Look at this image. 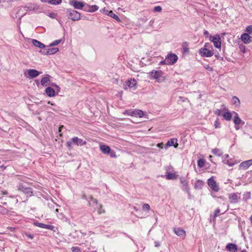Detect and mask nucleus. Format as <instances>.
I'll use <instances>...</instances> for the list:
<instances>
[{
  "mask_svg": "<svg viewBox=\"0 0 252 252\" xmlns=\"http://www.w3.org/2000/svg\"><path fill=\"white\" fill-rule=\"evenodd\" d=\"M42 2H47L51 4L58 5L62 3V0H41Z\"/></svg>",
  "mask_w": 252,
  "mask_h": 252,
  "instance_id": "bb28decb",
  "label": "nucleus"
},
{
  "mask_svg": "<svg viewBox=\"0 0 252 252\" xmlns=\"http://www.w3.org/2000/svg\"><path fill=\"white\" fill-rule=\"evenodd\" d=\"M240 39L245 44H249L252 41V37L247 33H243Z\"/></svg>",
  "mask_w": 252,
  "mask_h": 252,
  "instance_id": "dca6fc26",
  "label": "nucleus"
},
{
  "mask_svg": "<svg viewBox=\"0 0 252 252\" xmlns=\"http://www.w3.org/2000/svg\"><path fill=\"white\" fill-rule=\"evenodd\" d=\"M108 15L113 19H115L117 21L120 22L121 20L119 16L115 14L112 10L109 11L108 13Z\"/></svg>",
  "mask_w": 252,
  "mask_h": 252,
  "instance_id": "c756f323",
  "label": "nucleus"
},
{
  "mask_svg": "<svg viewBox=\"0 0 252 252\" xmlns=\"http://www.w3.org/2000/svg\"><path fill=\"white\" fill-rule=\"evenodd\" d=\"M45 93L49 97H52L55 95V91L54 89L51 87H48L46 88Z\"/></svg>",
  "mask_w": 252,
  "mask_h": 252,
  "instance_id": "5701e85b",
  "label": "nucleus"
},
{
  "mask_svg": "<svg viewBox=\"0 0 252 252\" xmlns=\"http://www.w3.org/2000/svg\"><path fill=\"white\" fill-rule=\"evenodd\" d=\"M28 72L29 77L32 78L36 77L42 73L41 72L38 71L37 70L34 69H30L28 70Z\"/></svg>",
  "mask_w": 252,
  "mask_h": 252,
  "instance_id": "f3484780",
  "label": "nucleus"
},
{
  "mask_svg": "<svg viewBox=\"0 0 252 252\" xmlns=\"http://www.w3.org/2000/svg\"><path fill=\"white\" fill-rule=\"evenodd\" d=\"M246 32H248V34L252 33V26H249L246 29Z\"/></svg>",
  "mask_w": 252,
  "mask_h": 252,
  "instance_id": "58836bf2",
  "label": "nucleus"
},
{
  "mask_svg": "<svg viewBox=\"0 0 252 252\" xmlns=\"http://www.w3.org/2000/svg\"><path fill=\"white\" fill-rule=\"evenodd\" d=\"M204 34L205 36H208L209 35V32L207 31H205L204 32Z\"/></svg>",
  "mask_w": 252,
  "mask_h": 252,
  "instance_id": "bf43d9fd",
  "label": "nucleus"
},
{
  "mask_svg": "<svg viewBox=\"0 0 252 252\" xmlns=\"http://www.w3.org/2000/svg\"><path fill=\"white\" fill-rule=\"evenodd\" d=\"M203 185V182L200 180L196 181L194 184V188L195 189H201Z\"/></svg>",
  "mask_w": 252,
  "mask_h": 252,
  "instance_id": "473e14b6",
  "label": "nucleus"
},
{
  "mask_svg": "<svg viewBox=\"0 0 252 252\" xmlns=\"http://www.w3.org/2000/svg\"><path fill=\"white\" fill-rule=\"evenodd\" d=\"M204 67L207 70L209 71H213V68L209 66V65H205Z\"/></svg>",
  "mask_w": 252,
  "mask_h": 252,
  "instance_id": "a18cd8bd",
  "label": "nucleus"
},
{
  "mask_svg": "<svg viewBox=\"0 0 252 252\" xmlns=\"http://www.w3.org/2000/svg\"><path fill=\"white\" fill-rule=\"evenodd\" d=\"M34 224L40 228H45L51 230H54V229L55 228V226L53 225H49V224H46L43 223L36 222H34Z\"/></svg>",
  "mask_w": 252,
  "mask_h": 252,
  "instance_id": "4468645a",
  "label": "nucleus"
},
{
  "mask_svg": "<svg viewBox=\"0 0 252 252\" xmlns=\"http://www.w3.org/2000/svg\"><path fill=\"white\" fill-rule=\"evenodd\" d=\"M162 10V8L160 6H156L154 8V11L155 12H160Z\"/></svg>",
  "mask_w": 252,
  "mask_h": 252,
  "instance_id": "79ce46f5",
  "label": "nucleus"
},
{
  "mask_svg": "<svg viewBox=\"0 0 252 252\" xmlns=\"http://www.w3.org/2000/svg\"><path fill=\"white\" fill-rule=\"evenodd\" d=\"M162 72L161 70H153L150 72L151 77L153 79H158L161 76Z\"/></svg>",
  "mask_w": 252,
  "mask_h": 252,
  "instance_id": "6ab92c4d",
  "label": "nucleus"
},
{
  "mask_svg": "<svg viewBox=\"0 0 252 252\" xmlns=\"http://www.w3.org/2000/svg\"><path fill=\"white\" fill-rule=\"evenodd\" d=\"M110 156L111 158H116V156L115 154V152L114 151H110V153H109Z\"/></svg>",
  "mask_w": 252,
  "mask_h": 252,
  "instance_id": "49530a36",
  "label": "nucleus"
},
{
  "mask_svg": "<svg viewBox=\"0 0 252 252\" xmlns=\"http://www.w3.org/2000/svg\"><path fill=\"white\" fill-rule=\"evenodd\" d=\"M102 205L100 204V208L99 209V213H103L105 212V211L104 210H102V209H101L102 208Z\"/></svg>",
  "mask_w": 252,
  "mask_h": 252,
  "instance_id": "603ef678",
  "label": "nucleus"
},
{
  "mask_svg": "<svg viewBox=\"0 0 252 252\" xmlns=\"http://www.w3.org/2000/svg\"><path fill=\"white\" fill-rule=\"evenodd\" d=\"M177 140L176 139V141H177ZM178 145V143H177V141H176V143H174V148H177Z\"/></svg>",
  "mask_w": 252,
  "mask_h": 252,
  "instance_id": "e2e57ef3",
  "label": "nucleus"
},
{
  "mask_svg": "<svg viewBox=\"0 0 252 252\" xmlns=\"http://www.w3.org/2000/svg\"><path fill=\"white\" fill-rule=\"evenodd\" d=\"M0 168L1 170H4L6 168V167L3 166V165H1V166H0Z\"/></svg>",
  "mask_w": 252,
  "mask_h": 252,
  "instance_id": "680f3d73",
  "label": "nucleus"
},
{
  "mask_svg": "<svg viewBox=\"0 0 252 252\" xmlns=\"http://www.w3.org/2000/svg\"><path fill=\"white\" fill-rule=\"evenodd\" d=\"M214 126L216 128H220V123L217 120L215 122Z\"/></svg>",
  "mask_w": 252,
  "mask_h": 252,
  "instance_id": "37998d69",
  "label": "nucleus"
},
{
  "mask_svg": "<svg viewBox=\"0 0 252 252\" xmlns=\"http://www.w3.org/2000/svg\"><path fill=\"white\" fill-rule=\"evenodd\" d=\"M61 42V39L56 40L54 41L53 43H51L49 45V46L51 47V46H56V45H58L59 43H60Z\"/></svg>",
  "mask_w": 252,
  "mask_h": 252,
  "instance_id": "4c0bfd02",
  "label": "nucleus"
},
{
  "mask_svg": "<svg viewBox=\"0 0 252 252\" xmlns=\"http://www.w3.org/2000/svg\"><path fill=\"white\" fill-rule=\"evenodd\" d=\"M163 144L162 143H158V147H159L160 148H163Z\"/></svg>",
  "mask_w": 252,
  "mask_h": 252,
  "instance_id": "4d7b16f0",
  "label": "nucleus"
},
{
  "mask_svg": "<svg viewBox=\"0 0 252 252\" xmlns=\"http://www.w3.org/2000/svg\"><path fill=\"white\" fill-rule=\"evenodd\" d=\"M222 115L223 118L226 121H230L232 118L231 113L227 110Z\"/></svg>",
  "mask_w": 252,
  "mask_h": 252,
  "instance_id": "cd10ccee",
  "label": "nucleus"
},
{
  "mask_svg": "<svg viewBox=\"0 0 252 252\" xmlns=\"http://www.w3.org/2000/svg\"><path fill=\"white\" fill-rule=\"evenodd\" d=\"M226 164H228L230 166H232L233 165L237 164L238 162L236 161H233L232 159H228L226 162H225Z\"/></svg>",
  "mask_w": 252,
  "mask_h": 252,
  "instance_id": "c9c22d12",
  "label": "nucleus"
},
{
  "mask_svg": "<svg viewBox=\"0 0 252 252\" xmlns=\"http://www.w3.org/2000/svg\"><path fill=\"white\" fill-rule=\"evenodd\" d=\"M181 188L182 189L187 192H189V187L188 185V182L187 181L186 178L184 177H181L179 178Z\"/></svg>",
  "mask_w": 252,
  "mask_h": 252,
  "instance_id": "0eeeda50",
  "label": "nucleus"
},
{
  "mask_svg": "<svg viewBox=\"0 0 252 252\" xmlns=\"http://www.w3.org/2000/svg\"><path fill=\"white\" fill-rule=\"evenodd\" d=\"M229 201L231 203H236L240 199V194L238 193H232L229 194Z\"/></svg>",
  "mask_w": 252,
  "mask_h": 252,
  "instance_id": "9d476101",
  "label": "nucleus"
},
{
  "mask_svg": "<svg viewBox=\"0 0 252 252\" xmlns=\"http://www.w3.org/2000/svg\"><path fill=\"white\" fill-rule=\"evenodd\" d=\"M182 52L183 54H185L189 52V48H188V44L187 42L183 43L182 45Z\"/></svg>",
  "mask_w": 252,
  "mask_h": 252,
  "instance_id": "7c9ffc66",
  "label": "nucleus"
},
{
  "mask_svg": "<svg viewBox=\"0 0 252 252\" xmlns=\"http://www.w3.org/2000/svg\"><path fill=\"white\" fill-rule=\"evenodd\" d=\"M173 146V138H171L165 145V148H167L169 146Z\"/></svg>",
  "mask_w": 252,
  "mask_h": 252,
  "instance_id": "e433bc0d",
  "label": "nucleus"
},
{
  "mask_svg": "<svg viewBox=\"0 0 252 252\" xmlns=\"http://www.w3.org/2000/svg\"><path fill=\"white\" fill-rule=\"evenodd\" d=\"M160 246V243L158 242H155V246L156 247H158Z\"/></svg>",
  "mask_w": 252,
  "mask_h": 252,
  "instance_id": "6e6d98bb",
  "label": "nucleus"
},
{
  "mask_svg": "<svg viewBox=\"0 0 252 252\" xmlns=\"http://www.w3.org/2000/svg\"><path fill=\"white\" fill-rule=\"evenodd\" d=\"M172 64H173V53H172L168 54L165 59L159 63V64L171 65Z\"/></svg>",
  "mask_w": 252,
  "mask_h": 252,
  "instance_id": "6e6552de",
  "label": "nucleus"
},
{
  "mask_svg": "<svg viewBox=\"0 0 252 252\" xmlns=\"http://www.w3.org/2000/svg\"><path fill=\"white\" fill-rule=\"evenodd\" d=\"M100 149L104 154H108L110 153L111 151L110 148L108 146L105 145L100 146Z\"/></svg>",
  "mask_w": 252,
  "mask_h": 252,
  "instance_id": "b1692460",
  "label": "nucleus"
},
{
  "mask_svg": "<svg viewBox=\"0 0 252 252\" xmlns=\"http://www.w3.org/2000/svg\"><path fill=\"white\" fill-rule=\"evenodd\" d=\"M178 56L174 54V63L176 62V61L178 60Z\"/></svg>",
  "mask_w": 252,
  "mask_h": 252,
  "instance_id": "13d9d810",
  "label": "nucleus"
},
{
  "mask_svg": "<svg viewBox=\"0 0 252 252\" xmlns=\"http://www.w3.org/2000/svg\"><path fill=\"white\" fill-rule=\"evenodd\" d=\"M251 165H252V159L243 161L239 165V169L246 170Z\"/></svg>",
  "mask_w": 252,
  "mask_h": 252,
  "instance_id": "2eb2a0df",
  "label": "nucleus"
},
{
  "mask_svg": "<svg viewBox=\"0 0 252 252\" xmlns=\"http://www.w3.org/2000/svg\"><path fill=\"white\" fill-rule=\"evenodd\" d=\"M235 116L234 117L233 122L235 125H244L245 123L238 116V114L234 112Z\"/></svg>",
  "mask_w": 252,
  "mask_h": 252,
  "instance_id": "412c9836",
  "label": "nucleus"
},
{
  "mask_svg": "<svg viewBox=\"0 0 252 252\" xmlns=\"http://www.w3.org/2000/svg\"><path fill=\"white\" fill-rule=\"evenodd\" d=\"M1 212L3 214H5L7 213V210L5 208H2V209L1 210Z\"/></svg>",
  "mask_w": 252,
  "mask_h": 252,
  "instance_id": "5fc2aeb1",
  "label": "nucleus"
},
{
  "mask_svg": "<svg viewBox=\"0 0 252 252\" xmlns=\"http://www.w3.org/2000/svg\"><path fill=\"white\" fill-rule=\"evenodd\" d=\"M124 114L128 116L139 117V118H141L144 114L143 112L139 109L128 110L126 111Z\"/></svg>",
  "mask_w": 252,
  "mask_h": 252,
  "instance_id": "20e7f679",
  "label": "nucleus"
},
{
  "mask_svg": "<svg viewBox=\"0 0 252 252\" xmlns=\"http://www.w3.org/2000/svg\"><path fill=\"white\" fill-rule=\"evenodd\" d=\"M232 101L233 104L236 105H239L240 104V100L235 96L232 97Z\"/></svg>",
  "mask_w": 252,
  "mask_h": 252,
  "instance_id": "72a5a7b5",
  "label": "nucleus"
},
{
  "mask_svg": "<svg viewBox=\"0 0 252 252\" xmlns=\"http://www.w3.org/2000/svg\"><path fill=\"white\" fill-rule=\"evenodd\" d=\"M167 168H169V167H167ZM162 177H165L166 179L168 180H172L173 179V173L168 171V169H166V174L165 175L162 176Z\"/></svg>",
  "mask_w": 252,
  "mask_h": 252,
  "instance_id": "c85d7f7f",
  "label": "nucleus"
},
{
  "mask_svg": "<svg viewBox=\"0 0 252 252\" xmlns=\"http://www.w3.org/2000/svg\"><path fill=\"white\" fill-rule=\"evenodd\" d=\"M66 13L68 18L73 21H78L80 19L81 14L79 12L71 8L66 10Z\"/></svg>",
  "mask_w": 252,
  "mask_h": 252,
  "instance_id": "f257e3e1",
  "label": "nucleus"
},
{
  "mask_svg": "<svg viewBox=\"0 0 252 252\" xmlns=\"http://www.w3.org/2000/svg\"><path fill=\"white\" fill-rule=\"evenodd\" d=\"M52 85L53 86H55V87H57V88L58 89V91H59V90H60V88H59V87L58 85H56V84H53V83L52 84Z\"/></svg>",
  "mask_w": 252,
  "mask_h": 252,
  "instance_id": "052dcab7",
  "label": "nucleus"
},
{
  "mask_svg": "<svg viewBox=\"0 0 252 252\" xmlns=\"http://www.w3.org/2000/svg\"><path fill=\"white\" fill-rule=\"evenodd\" d=\"M207 184L211 189L215 192H218L220 190V187L218 183L214 180L213 176L207 180Z\"/></svg>",
  "mask_w": 252,
  "mask_h": 252,
  "instance_id": "f03ea898",
  "label": "nucleus"
},
{
  "mask_svg": "<svg viewBox=\"0 0 252 252\" xmlns=\"http://www.w3.org/2000/svg\"><path fill=\"white\" fill-rule=\"evenodd\" d=\"M55 205L58 206L57 205L54 204L53 202H49L48 203V207L51 209H54Z\"/></svg>",
  "mask_w": 252,
  "mask_h": 252,
  "instance_id": "ea45409f",
  "label": "nucleus"
},
{
  "mask_svg": "<svg viewBox=\"0 0 252 252\" xmlns=\"http://www.w3.org/2000/svg\"><path fill=\"white\" fill-rule=\"evenodd\" d=\"M205 160L204 159H203V158L199 159L197 161V165L200 168L203 167L205 165Z\"/></svg>",
  "mask_w": 252,
  "mask_h": 252,
  "instance_id": "f704fd0d",
  "label": "nucleus"
},
{
  "mask_svg": "<svg viewBox=\"0 0 252 252\" xmlns=\"http://www.w3.org/2000/svg\"><path fill=\"white\" fill-rule=\"evenodd\" d=\"M71 249H72V251H76V252H78V251H80V249L78 247H73L71 248Z\"/></svg>",
  "mask_w": 252,
  "mask_h": 252,
  "instance_id": "8fccbe9b",
  "label": "nucleus"
},
{
  "mask_svg": "<svg viewBox=\"0 0 252 252\" xmlns=\"http://www.w3.org/2000/svg\"><path fill=\"white\" fill-rule=\"evenodd\" d=\"M49 16L51 18H55L56 16V14L55 13H49Z\"/></svg>",
  "mask_w": 252,
  "mask_h": 252,
  "instance_id": "09e8293b",
  "label": "nucleus"
},
{
  "mask_svg": "<svg viewBox=\"0 0 252 252\" xmlns=\"http://www.w3.org/2000/svg\"><path fill=\"white\" fill-rule=\"evenodd\" d=\"M71 141L73 144L77 146H81L85 145L87 144V142L86 141H84L82 139L78 138L77 137H73L72 138Z\"/></svg>",
  "mask_w": 252,
  "mask_h": 252,
  "instance_id": "ddd939ff",
  "label": "nucleus"
},
{
  "mask_svg": "<svg viewBox=\"0 0 252 252\" xmlns=\"http://www.w3.org/2000/svg\"><path fill=\"white\" fill-rule=\"evenodd\" d=\"M199 53L202 57H210L213 55V53L207 48H202L199 50Z\"/></svg>",
  "mask_w": 252,
  "mask_h": 252,
  "instance_id": "9b49d317",
  "label": "nucleus"
},
{
  "mask_svg": "<svg viewBox=\"0 0 252 252\" xmlns=\"http://www.w3.org/2000/svg\"><path fill=\"white\" fill-rule=\"evenodd\" d=\"M59 51V49L58 48H52L48 49H43V50H41L40 52L43 55H53L57 53Z\"/></svg>",
  "mask_w": 252,
  "mask_h": 252,
  "instance_id": "1a4fd4ad",
  "label": "nucleus"
},
{
  "mask_svg": "<svg viewBox=\"0 0 252 252\" xmlns=\"http://www.w3.org/2000/svg\"><path fill=\"white\" fill-rule=\"evenodd\" d=\"M136 84H137V82H136V80L134 79H130L129 80H128L126 81L127 86L129 88L132 89L133 90H136Z\"/></svg>",
  "mask_w": 252,
  "mask_h": 252,
  "instance_id": "a211bd4d",
  "label": "nucleus"
},
{
  "mask_svg": "<svg viewBox=\"0 0 252 252\" xmlns=\"http://www.w3.org/2000/svg\"><path fill=\"white\" fill-rule=\"evenodd\" d=\"M99 7L96 5H90L85 3L84 10L89 12H94L98 10Z\"/></svg>",
  "mask_w": 252,
  "mask_h": 252,
  "instance_id": "f8f14e48",
  "label": "nucleus"
},
{
  "mask_svg": "<svg viewBox=\"0 0 252 252\" xmlns=\"http://www.w3.org/2000/svg\"><path fill=\"white\" fill-rule=\"evenodd\" d=\"M250 220H251V222H252V215L251 216V217H250Z\"/></svg>",
  "mask_w": 252,
  "mask_h": 252,
  "instance_id": "774afa93",
  "label": "nucleus"
},
{
  "mask_svg": "<svg viewBox=\"0 0 252 252\" xmlns=\"http://www.w3.org/2000/svg\"><path fill=\"white\" fill-rule=\"evenodd\" d=\"M212 153L216 156L220 157L222 155V153L219 149L215 148L212 150Z\"/></svg>",
  "mask_w": 252,
  "mask_h": 252,
  "instance_id": "2f4dec72",
  "label": "nucleus"
},
{
  "mask_svg": "<svg viewBox=\"0 0 252 252\" xmlns=\"http://www.w3.org/2000/svg\"><path fill=\"white\" fill-rule=\"evenodd\" d=\"M177 176H178V175H176V174L175 173H174V180L177 179Z\"/></svg>",
  "mask_w": 252,
  "mask_h": 252,
  "instance_id": "69168bd1",
  "label": "nucleus"
},
{
  "mask_svg": "<svg viewBox=\"0 0 252 252\" xmlns=\"http://www.w3.org/2000/svg\"><path fill=\"white\" fill-rule=\"evenodd\" d=\"M239 125H235V129H236V130H238V129L240 128V127H239Z\"/></svg>",
  "mask_w": 252,
  "mask_h": 252,
  "instance_id": "0e129e2a",
  "label": "nucleus"
},
{
  "mask_svg": "<svg viewBox=\"0 0 252 252\" xmlns=\"http://www.w3.org/2000/svg\"><path fill=\"white\" fill-rule=\"evenodd\" d=\"M226 249L230 252L233 251L234 252H236L238 250L237 246L232 243L228 244L226 246Z\"/></svg>",
  "mask_w": 252,
  "mask_h": 252,
  "instance_id": "4be33fe9",
  "label": "nucleus"
},
{
  "mask_svg": "<svg viewBox=\"0 0 252 252\" xmlns=\"http://www.w3.org/2000/svg\"><path fill=\"white\" fill-rule=\"evenodd\" d=\"M69 4L74 7V9H82L85 6V3L77 0H72L69 1Z\"/></svg>",
  "mask_w": 252,
  "mask_h": 252,
  "instance_id": "423d86ee",
  "label": "nucleus"
},
{
  "mask_svg": "<svg viewBox=\"0 0 252 252\" xmlns=\"http://www.w3.org/2000/svg\"><path fill=\"white\" fill-rule=\"evenodd\" d=\"M51 76L49 74H46V76L43 77L41 80V84L43 86H47L50 84V78Z\"/></svg>",
  "mask_w": 252,
  "mask_h": 252,
  "instance_id": "aec40b11",
  "label": "nucleus"
},
{
  "mask_svg": "<svg viewBox=\"0 0 252 252\" xmlns=\"http://www.w3.org/2000/svg\"><path fill=\"white\" fill-rule=\"evenodd\" d=\"M215 114L218 115H221V111L220 110H217L215 112Z\"/></svg>",
  "mask_w": 252,
  "mask_h": 252,
  "instance_id": "864d4df0",
  "label": "nucleus"
},
{
  "mask_svg": "<svg viewBox=\"0 0 252 252\" xmlns=\"http://www.w3.org/2000/svg\"><path fill=\"white\" fill-rule=\"evenodd\" d=\"M210 40L212 41L215 47L217 48H220L221 47V40L219 34H216L214 36L212 35L209 36Z\"/></svg>",
  "mask_w": 252,
  "mask_h": 252,
  "instance_id": "39448f33",
  "label": "nucleus"
},
{
  "mask_svg": "<svg viewBox=\"0 0 252 252\" xmlns=\"http://www.w3.org/2000/svg\"><path fill=\"white\" fill-rule=\"evenodd\" d=\"M220 213V210L219 209H217L215 210L214 214V218H216L218 215Z\"/></svg>",
  "mask_w": 252,
  "mask_h": 252,
  "instance_id": "de8ad7c7",
  "label": "nucleus"
},
{
  "mask_svg": "<svg viewBox=\"0 0 252 252\" xmlns=\"http://www.w3.org/2000/svg\"><path fill=\"white\" fill-rule=\"evenodd\" d=\"M32 43L35 47H38L41 50L45 48V45L36 39H33Z\"/></svg>",
  "mask_w": 252,
  "mask_h": 252,
  "instance_id": "393cba45",
  "label": "nucleus"
},
{
  "mask_svg": "<svg viewBox=\"0 0 252 252\" xmlns=\"http://www.w3.org/2000/svg\"><path fill=\"white\" fill-rule=\"evenodd\" d=\"M26 235L30 239H32L33 238V235L31 234H26Z\"/></svg>",
  "mask_w": 252,
  "mask_h": 252,
  "instance_id": "3c124183",
  "label": "nucleus"
},
{
  "mask_svg": "<svg viewBox=\"0 0 252 252\" xmlns=\"http://www.w3.org/2000/svg\"><path fill=\"white\" fill-rule=\"evenodd\" d=\"M174 233H175L178 236L184 238L186 235V232L184 229L178 228L174 229Z\"/></svg>",
  "mask_w": 252,
  "mask_h": 252,
  "instance_id": "a878e982",
  "label": "nucleus"
},
{
  "mask_svg": "<svg viewBox=\"0 0 252 252\" xmlns=\"http://www.w3.org/2000/svg\"><path fill=\"white\" fill-rule=\"evenodd\" d=\"M208 43H205L204 48H207L208 47Z\"/></svg>",
  "mask_w": 252,
  "mask_h": 252,
  "instance_id": "338daca9",
  "label": "nucleus"
},
{
  "mask_svg": "<svg viewBox=\"0 0 252 252\" xmlns=\"http://www.w3.org/2000/svg\"><path fill=\"white\" fill-rule=\"evenodd\" d=\"M72 144H73L72 141H67L66 142V146L67 147V148L69 149V150H71L72 147Z\"/></svg>",
  "mask_w": 252,
  "mask_h": 252,
  "instance_id": "c03bdc74",
  "label": "nucleus"
},
{
  "mask_svg": "<svg viewBox=\"0 0 252 252\" xmlns=\"http://www.w3.org/2000/svg\"><path fill=\"white\" fill-rule=\"evenodd\" d=\"M142 209L143 210H149L150 206L148 204H144L142 206Z\"/></svg>",
  "mask_w": 252,
  "mask_h": 252,
  "instance_id": "a19ab883",
  "label": "nucleus"
},
{
  "mask_svg": "<svg viewBox=\"0 0 252 252\" xmlns=\"http://www.w3.org/2000/svg\"><path fill=\"white\" fill-rule=\"evenodd\" d=\"M18 190L26 194L27 196H32V189L26 187L23 184L19 185Z\"/></svg>",
  "mask_w": 252,
  "mask_h": 252,
  "instance_id": "7ed1b4c3",
  "label": "nucleus"
}]
</instances>
